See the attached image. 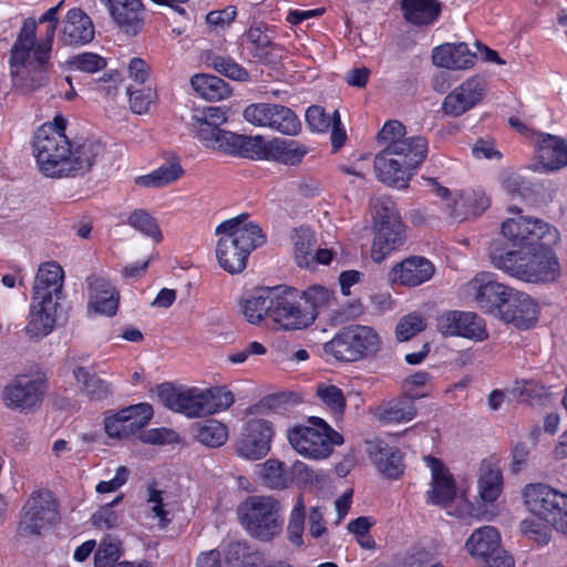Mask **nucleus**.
<instances>
[{"instance_id": "obj_28", "label": "nucleus", "mask_w": 567, "mask_h": 567, "mask_svg": "<svg viewBox=\"0 0 567 567\" xmlns=\"http://www.w3.org/2000/svg\"><path fill=\"white\" fill-rule=\"evenodd\" d=\"M113 21L126 33L136 34L142 22L141 0H99Z\"/></svg>"}, {"instance_id": "obj_24", "label": "nucleus", "mask_w": 567, "mask_h": 567, "mask_svg": "<svg viewBox=\"0 0 567 567\" xmlns=\"http://www.w3.org/2000/svg\"><path fill=\"white\" fill-rule=\"evenodd\" d=\"M435 272L434 265L421 256H412L395 264L388 274L393 286L416 287L429 281Z\"/></svg>"}, {"instance_id": "obj_9", "label": "nucleus", "mask_w": 567, "mask_h": 567, "mask_svg": "<svg viewBox=\"0 0 567 567\" xmlns=\"http://www.w3.org/2000/svg\"><path fill=\"white\" fill-rule=\"evenodd\" d=\"M381 346L379 334L368 326H351L342 329L322 346L326 361L355 362L375 354Z\"/></svg>"}, {"instance_id": "obj_56", "label": "nucleus", "mask_w": 567, "mask_h": 567, "mask_svg": "<svg viewBox=\"0 0 567 567\" xmlns=\"http://www.w3.org/2000/svg\"><path fill=\"white\" fill-rule=\"evenodd\" d=\"M237 17V9L228 6L223 9L209 11L205 21L210 32L220 33L227 30Z\"/></svg>"}, {"instance_id": "obj_14", "label": "nucleus", "mask_w": 567, "mask_h": 567, "mask_svg": "<svg viewBox=\"0 0 567 567\" xmlns=\"http://www.w3.org/2000/svg\"><path fill=\"white\" fill-rule=\"evenodd\" d=\"M307 153L308 148L296 140L274 138L265 141L257 135L247 136L241 156L296 165L302 161Z\"/></svg>"}, {"instance_id": "obj_45", "label": "nucleus", "mask_w": 567, "mask_h": 567, "mask_svg": "<svg viewBox=\"0 0 567 567\" xmlns=\"http://www.w3.org/2000/svg\"><path fill=\"white\" fill-rule=\"evenodd\" d=\"M276 112L271 115L270 128L286 135H297L301 124L296 114L288 107L274 104Z\"/></svg>"}, {"instance_id": "obj_12", "label": "nucleus", "mask_w": 567, "mask_h": 567, "mask_svg": "<svg viewBox=\"0 0 567 567\" xmlns=\"http://www.w3.org/2000/svg\"><path fill=\"white\" fill-rule=\"evenodd\" d=\"M431 472L430 488L426 492V501L447 509V513L457 517L474 516L472 503L463 495L457 498L458 505L455 511L451 509L456 497V484L447 466L437 457L427 455L423 458Z\"/></svg>"}, {"instance_id": "obj_7", "label": "nucleus", "mask_w": 567, "mask_h": 567, "mask_svg": "<svg viewBox=\"0 0 567 567\" xmlns=\"http://www.w3.org/2000/svg\"><path fill=\"white\" fill-rule=\"evenodd\" d=\"M228 120L223 106H206L194 111L190 125L195 137L207 148L243 155L247 136L220 128Z\"/></svg>"}, {"instance_id": "obj_58", "label": "nucleus", "mask_w": 567, "mask_h": 567, "mask_svg": "<svg viewBox=\"0 0 567 567\" xmlns=\"http://www.w3.org/2000/svg\"><path fill=\"white\" fill-rule=\"evenodd\" d=\"M124 498V494L120 493L111 503L101 506L92 515V524L97 528L110 529L117 525L118 514L113 509V506L120 504Z\"/></svg>"}, {"instance_id": "obj_2", "label": "nucleus", "mask_w": 567, "mask_h": 567, "mask_svg": "<svg viewBox=\"0 0 567 567\" xmlns=\"http://www.w3.org/2000/svg\"><path fill=\"white\" fill-rule=\"evenodd\" d=\"M56 24V8L48 9L39 21L34 18L23 20L9 56L14 89L31 93L47 83Z\"/></svg>"}, {"instance_id": "obj_64", "label": "nucleus", "mask_w": 567, "mask_h": 567, "mask_svg": "<svg viewBox=\"0 0 567 567\" xmlns=\"http://www.w3.org/2000/svg\"><path fill=\"white\" fill-rule=\"evenodd\" d=\"M104 430L112 439H127L131 436L126 420L123 411L120 410L115 413H109L104 417Z\"/></svg>"}, {"instance_id": "obj_5", "label": "nucleus", "mask_w": 567, "mask_h": 567, "mask_svg": "<svg viewBox=\"0 0 567 567\" xmlns=\"http://www.w3.org/2000/svg\"><path fill=\"white\" fill-rule=\"evenodd\" d=\"M66 118L56 114L42 124L33 140V155L40 172L47 177L70 175V141L65 135Z\"/></svg>"}, {"instance_id": "obj_62", "label": "nucleus", "mask_w": 567, "mask_h": 567, "mask_svg": "<svg viewBox=\"0 0 567 567\" xmlns=\"http://www.w3.org/2000/svg\"><path fill=\"white\" fill-rule=\"evenodd\" d=\"M274 28L266 24H256L246 32L247 41L254 47L256 52L264 51L271 45L274 38Z\"/></svg>"}, {"instance_id": "obj_8", "label": "nucleus", "mask_w": 567, "mask_h": 567, "mask_svg": "<svg viewBox=\"0 0 567 567\" xmlns=\"http://www.w3.org/2000/svg\"><path fill=\"white\" fill-rule=\"evenodd\" d=\"M287 440L299 455L313 461L328 458L333 446L343 443L342 435L318 416L309 417L306 424L289 427Z\"/></svg>"}, {"instance_id": "obj_46", "label": "nucleus", "mask_w": 567, "mask_h": 567, "mask_svg": "<svg viewBox=\"0 0 567 567\" xmlns=\"http://www.w3.org/2000/svg\"><path fill=\"white\" fill-rule=\"evenodd\" d=\"M522 534L537 545H546L551 538L553 527L535 515L526 517L519 525Z\"/></svg>"}, {"instance_id": "obj_15", "label": "nucleus", "mask_w": 567, "mask_h": 567, "mask_svg": "<svg viewBox=\"0 0 567 567\" xmlns=\"http://www.w3.org/2000/svg\"><path fill=\"white\" fill-rule=\"evenodd\" d=\"M270 320L278 329L301 330L315 322L316 312L295 292L276 288Z\"/></svg>"}, {"instance_id": "obj_32", "label": "nucleus", "mask_w": 567, "mask_h": 567, "mask_svg": "<svg viewBox=\"0 0 567 567\" xmlns=\"http://www.w3.org/2000/svg\"><path fill=\"white\" fill-rule=\"evenodd\" d=\"M184 175L181 158L171 155L157 168L146 175L136 176L134 183L142 187L162 188L178 181Z\"/></svg>"}, {"instance_id": "obj_27", "label": "nucleus", "mask_w": 567, "mask_h": 567, "mask_svg": "<svg viewBox=\"0 0 567 567\" xmlns=\"http://www.w3.org/2000/svg\"><path fill=\"white\" fill-rule=\"evenodd\" d=\"M393 148H383L374 158V169L378 178L396 188H404L413 175V169L405 166L404 162L394 159Z\"/></svg>"}, {"instance_id": "obj_13", "label": "nucleus", "mask_w": 567, "mask_h": 567, "mask_svg": "<svg viewBox=\"0 0 567 567\" xmlns=\"http://www.w3.org/2000/svg\"><path fill=\"white\" fill-rule=\"evenodd\" d=\"M256 472L261 482L269 488L284 489L290 486L295 478L305 484L324 483L327 475L316 472L307 464L296 461L290 467L277 458H268L256 466Z\"/></svg>"}, {"instance_id": "obj_22", "label": "nucleus", "mask_w": 567, "mask_h": 567, "mask_svg": "<svg viewBox=\"0 0 567 567\" xmlns=\"http://www.w3.org/2000/svg\"><path fill=\"white\" fill-rule=\"evenodd\" d=\"M487 92V82L473 75L452 90L444 99L442 109L446 115L461 116L480 104Z\"/></svg>"}, {"instance_id": "obj_38", "label": "nucleus", "mask_w": 567, "mask_h": 567, "mask_svg": "<svg viewBox=\"0 0 567 567\" xmlns=\"http://www.w3.org/2000/svg\"><path fill=\"white\" fill-rule=\"evenodd\" d=\"M290 240L293 247V257L299 267L310 268L315 266V247L317 244L315 231L309 228L301 226L295 228Z\"/></svg>"}, {"instance_id": "obj_42", "label": "nucleus", "mask_w": 567, "mask_h": 567, "mask_svg": "<svg viewBox=\"0 0 567 567\" xmlns=\"http://www.w3.org/2000/svg\"><path fill=\"white\" fill-rule=\"evenodd\" d=\"M384 148H393L394 159L404 162V165L413 171L424 161L427 153V142L422 136H413L406 144L385 146Z\"/></svg>"}, {"instance_id": "obj_34", "label": "nucleus", "mask_w": 567, "mask_h": 567, "mask_svg": "<svg viewBox=\"0 0 567 567\" xmlns=\"http://www.w3.org/2000/svg\"><path fill=\"white\" fill-rule=\"evenodd\" d=\"M104 146L95 140H87L72 145L70 143V174L87 172L102 155Z\"/></svg>"}, {"instance_id": "obj_49", "label": "nucleus", "mask_w": 567, "mask_h": 567, "mask_svg": "<svg viewBox=\"0 0 567 567\" xmlns=\"http://www.w3.org/2000/svg\"><path fill=\"white\" fill-rule=\"evenodd\" d=\"M316 392L331 413L338 416L343 414L347 401L341 389L330 383H319Z\"/></svg>"}, {"instance_id": "obj_30", "label": "nucleus", "mask_w": 567, "mask_h": 567, "mask_svg": "<svg viewBox=\"0 0 567 567\" xmlns=\"http://www.w3.org/2000/svg\"><path fill=\"white\" fill-rule=\"evenodd\" d=\"M369 456L377 470L390 480H398L404 472L402 454L395 446L383 442H372L368 449Z\"/></svg>"}, {"instance_id": "obj_3", "label": "nucleus", "mask_w": 567, "mask_h": 567, "mask_svg": "<svg viewBox=\"0 0 567 567\" xmlns=\"http://www.w3.org/2000/svg\"><path fill=\"white\" fill-rule=\"evenodd\" d=\"M64 270L56 261L40 264L35 274L29 309V320L24 328L31 340H41L66 319L62 305L64 297Z\"/></svg>"}, {"instance_id": "obj_51", "label": "nucleus", "mask_w": 567, "mask_h": 567, "mask_svg": "<svg viewBox=\"0 0 567 567\" xmlns=\"http://www.w3.org/2000/svg\"><path fill=\"white\" fill-rule=\"evenodd\" d=\"M205 390L208 415L226 411L235 403V396L226 386H213Z\"/></svg>"}, {"instance_id": "obj_40", "label": "nucleus", "mask_w": 567, "mask_h": 567, "mask_svg": "<svg viewBox=\"0 0 567 567\" xmlns=\"http://www.w3.org/2000/svg\"><path fill=\"white\" fill-rule=\"evenodd\" d=\"M503 489V475L501 470L489 463H483L477 482V492L482 502H495Z\"/></svg>"}, {"instance_id": "obj_50", "label": "nucleus", "mask_w": 567, "mask_h": 567, "mask_svg": "<svg viewBox=\"0 0 567 567\" xmlns=\"http://www.w3.org/2000/svg\"><path fill=\"white\" fill-rule=\"evenodd\" d=\"M126 223L143 235L151 237L156 243L161 241L163 238L155 218L143 209L132 212L128 215Z\"/></svg>"}, {"instance_id": "obj_48", "label": "nucleus", "mask_w": 567, "mask_h": 567, "mask_svg": "<svg viewBox=\"0 0 567 567\" xmlns=\"http://www.w3.org/2000/svg\"><path fill=\"white\" fill-rule=\"evenodd\" d=\"M146 508L148 516L157 520V526L165 528L172 520L168 504L164 502L163 492L148 488Z\"/></svg>"}, {"instance_id": "obj_11", "label": "nucleus", "mask_w": 567, "mask_h": 567, "mask_svg": "<svg viewBox=\"0 0 567 567\" xmlns=\"http://www.w3.org/2000/svg\"><path fill=\"white\" fill-rule=\"evenodd\" d=\"M372 219L374 239L371 248V258L375 262H381L403 244V225L395 205L389 199H375L373 202Z\"/></svg>"}, {"instance_id": "obj_26", "label": "nucleus", "mask_w": 567, "mask_h": 567, "mask_svg": "<svg viewBox=\"0 0 567 567\" xmlns=\"http://www.w3.org/2000/svg\"><path fill=\"white\" fill-rule=\"evenodd\" d=\"M475 53L471 52L467 44L464 42L444 43L432 50L433 64L446 70L458 71L471 69L475 64Z\"/></svg>"}, {"instance_id": "obj_41", "label": "nucleus", "mask_w": 567, "mask_h": 567, "mask_svg": "<svg viewBox=\"0 0 567 567\" xmlns=\"http://www.w3.org/2000/svg\"><path fill=\"white\" fill-rule=\"evenodd\" d=\"M415 415L416 409L410 398L393 400L375 410L378 420L388 424L410 422Z\"/></svg>"}, {"instance_id": "obj_1", "label": "nucleus", "mask_w": 567, "mask_h": 567, "mask_svg": "<svg viewBox=\"0 0 567 567\" xmlns=\"http://www.w3.org/2000/svg\"><path fill=\"white\" fill-rule=\"evenodd\" d=\"M508 210L515 216L505 219L501 225L504 241L492 244V264L525 282L557 281L561 276V267L549 245L559 239L558 230L542 219L520 215L517 207Z\"/></svg>"}, {"instance_id": "obj_37", "label": "nucleus", "mask_w": 567, "mask_h": 567, "mask_svg": "<svg viewBox=\"0 0 567 567\" xmlns=\"http://www.w3.org/2000/svg\"><path fill=\"white\" fill-rule=\"evenodd\" d=\"M401 8L404 19L415 25L433 23L441 11L436 0H402Z\"/></svg>"}, {"instance_id": "obj_54", "label": "nucleus", "mask_w": 567, "mask_h": 567, "mask_svg": "<svg viewBox=\"0 0 567 567\" xmlns=\"http://www.w3.org/2000/svg\"><path fill=\"white\" fill-rule=\"evenodd\" d=\"M305 511L306 505L302 495L297 497V501L291 509L289 524L287 528L288 538L293 545L300 546L302 544V535L305 528Z\"/></svg>"}, {"instance_id": "obj_29", "label": "nucleus", "mask_w": 567, "mask_h": 567, "mask_svg": "<svg viewBox=\"0 0 567 567\" xmlns=\"http://www.w3.org/2000/svg\"><path fill=\"white\" fill-rule=\"evenodd\" d=\"M93 38L91 18L79 8L70 9L62 23L61 41L65 44H86Z\"/></svg>"}, {"instance_id": "obj_6", "label": "nucleus", "mask_w": 567, "mask_h": 567, "mask_svg": "<svg viewBox=\"0 0 567 567\" xmlns=\"http://www.w3.org/2000/svg\"><path fill=\"white\" fill-rule=\"evenodd\" d=\"M237 519L246 533L261 542L277 537L284 527V507L270 495H251L237 507Z\"/></svg>"}, {"instance_id": "obj_4", "label": "nucleus", "mask_w": 567, "mask_h": 567, "mask_svg": "<svg viewBox=\"0 0 567 567\" xmlns=\"http://www.w3.org/2000/svg\"><path fill=\"white\" fill-rule=\"evenodd\" d=\"M215 235L218 265L229 274L241 272L252 250L266 240L260 227L244 214L220 223Z\"/></svg>"}, {"instance_id": "obj_43", "label": "nucleus", "mask_w": 567, "mask_h": 567, "mask_svg": "<svg viewBox=\"0 0 567 567\" xmlns=\"http://www.w3.org/2000/svg\"><path fill=\"white\" fill-rule=\"evenodd\" d=\"M196 439L208 447H219L228 439V427L217 420H207L197 424Z\"/></svg>"}, {"instance_id": "obj_18", "label": "nucleus", "mask_w": 567, "mask_h": 567, "mask_svg": "<svg viewBox=\"0 0 567 567\" xmlns=\"http://www.w3.org/2000/svg\"><path fill=\"white\" fill-rule=\"evenodd\" d=\"M274 435L275 430L270 421L250 419L241 427L236 442V453L245 460H260L270 452Z\"/></svg>"}, {"instance_id": "obj_35", "label": "nucleus", "mask_w": 567, "mask_h": 567, "mask_svg": "<svg viewBox=\"0 0 567 567\" xmlns=\"http://www.w3.org/2000/svg\"><path fill=\"white\" fill-rule=\"evenodd\" d=\"M491 205L489 198L482 189L460 192L453 199L452 210L456 217L468 218L481 215Z\"/></svg>"}, {"instance_id": "obj_52", "label": "nucleus", "mask_w": 567, "mask_h": 567, "mask_svg": "<svg viewBox=\"0 0 567 567\" xmlns=\"http://www.w3.org/2000/svg\"><path fill=\"white\" fill-rule=\"evenodd\" d=\"M131 435L146 426L153 416V408L150 403H138L122 409Z\"/></svg>"}, {"instance_id": "obj_39", "label": "nucleus", "mask_w": 567, "mask_h": 567, "mask_svg": "<svg viewBox=\"0 0 567 567\" xmlns=\"http://www.w3.org/2000/svg\"><path fill=\"white\" fill-rule=\"evenodd\" d=\"M190 85L198 96L207 101H219L230 94L227 83L212 74L198 73L193 75Z\"/></svg>"}, {"instance_id": "obj_17", "label": "nucleus", "mask_w": 567, "mask_h": 567, "mask_svg": "<svg viewBox=\"0 0 567 567\" xmlns=\"http://www.w3.org/2000/svg\"><path fill=\"white\" fill-rule=\"evenodd\" d=\"M58 503L49 491L32 493L22 508L19 530L22 535H39L58 520Z\"/></svg>"}, {"instance_id": "obj_10", "label": "nucleus", "mask_w": 567, "mask_h": 567, "mask_svg": "<svg viewBox=\"0 0 567 567\" xmlns=\"http://www.w3.org/2000/svg\"><path fill=\"white\" fill-rule=\"evenodd\" d=\"M526 509L567 535V494L546 484H528L523 489Z\"/></svg>"}, {"instance_id": "obj_57", "label": "nucleus", "mask_w": 567, "mask_h": 567, "mask_svg": "<svg viewBox=\"0 0 567 567\" xmlns=\"http://www.w3.org/2000/svg\"><path fill=\"white\" fill-rule=\"evenodd\" d=\"M303 306L318 315V311L331 303L333 292L322 286H311L300 296Z\"/></svg>"}, {"instance_id": "obj_63", "label": "nucleus", "mask_w": 567, "mask_h": 567, "mask_svg": "<svg viewBox=\"0 0 567 567\" xmlns=\"http://www.w3.org/2000/svg\"><path fill=\"white\" fill-rule=\"evenodd\" d=\"M69 63L73 69L87 73L97 72L106 66L105 59L92 52L78 54Z\"/></svg>"}, {"instance_id": "obj_31", "label": "nucleus", "mask_w": 567, "mask_h": 567, "mask_svg": "<svg viewBox=\"0 0 567 567\" xmlns=\"http://www.w3.org/2000/svg\"><path fill=\"white\" fill-rule=\"evenodd\" d=\"M118 293L105 278L92 279L89 288V310L102 316H113L117 310Z\"/></svg>"}, {"instance_id": "obj_20", "label": "nucleus", "mask_w": 567, "mask_h": 567, "mask_svg": "<svg viewBox=\"0 0 567 567\" xmlns=\"http://www.w3.org/2000/svg\"><path fill=\"white\" fill-rule=\"evenodd\" d=\"M436 328L444 337H461L475 342L488 338L485 321L470 311H446L437 318Z\"/></svg>"}, {"instance_id": "obj_53", "label": "nucleus", "mask_w": 567, "mask_h": 567, "mask_svg": "<svg viewBox=\"0 0 567 567\" xmlns=\"http://www.w3.org/2000/svg\"><path fill=\"white\" fill-rule=\"evenodd\" d=\"M122 555L121 542L110 535L102 538L94 554V567H107Z\"/></svg>"}, {"instance_id": "obj_61", "label": "nucleus", "mask_w": 567, "mask_h": 567, "mask_svg": "<svg viewBox=\"0 0 567 567\" xmlns=\"http://www.w3.org/2000/svg\"><path fill=\"white\" fill-rule=\"evenodd\" d=\"M425 328V321L422 315L412 312L404 316L396 326V338L400 341H406Z\"/></svg>"}, {"instance_id": "obj_21", "label": "nucleus", "mask_w": 567, "mask_h": 567, "mask_svg": "<svg viewBox=\"0 0 567 567\" xmlns=\"http://www.w3.org/2000/svg\"><path fill=\"white\" fill-rule=\"evenodd\" d=\"M161 402L172 411L188 417L207 416L205 390L199 388L178 389L162 384L157 389Z\"/></svg>"}, {"instance_id": "obj_36", "label": "nucleus", "mask_w": 567, "mask_h": 567, "mask_svg": "<svg viewBox=\"0 0 567 567\" xmlns=\"http://www.w3.org/2000/svg\"><path fill=\"white\" fill-rule=\"evenodd\" d=\"M275 298V288L258 290L244 301L243 313L246 320L252 324L260 323L264 319L270 320Z\"/></svg>"}, {"instance_id": "obj_44", "label": "nucleus", "mask_w": 567, "mask_h": 567, "mask_svg": "<svg viewBox=\"0 0 567 567\" xmlns=\"http://www.w3.org/2000/svg\"><path fill=\"white\" fill-rule=\"evenodd\" d=\"M73 375L81 389L92 399H102L110 393V385L104 380L93 374L89 369L79 367Z\"/></svg>"}, {"instance_id": "obj_47", "label": "nucleus", "mask_w": 567, "mask_h": 567, "mask_svg": "<svg viewBox=\"0 0 567 567\" xmlns=\"http://www.w3.org/2000/svg\"><path fill=\"white\" fill-rule=\"evenodd\" d=\"M511 393L523 401L534 402L549 396V388L534 379H520L514 382Z\"/></svg>"}, {"instance_id": "obj_59", "label": "nucleus", "mask_w": 567, "mask_h": 567, "mask_svg": "<svg viewBox=\"0 0 567 567\" xmlns=\"http://www.w3.org/2000/svg\"><path fill=\"white\" fill-rule=\"evenodd\" d=\"M274 111L276 112V110L274 109V104H250L244 110V118L251 125L270 128V120Z\"/></svg>"}, {"instance_id": "obj_55", "label": "nucleus", "mask_w": 567, "mask_h": 567, "mask_svg": "<svg viewBox=\"0 0 567 567\" xmlns=\"http://www.w3.org/2000/svg\"><path fill=\"white\" fill-rule=\"evenodd\" d=\"M374 525V519L368 516H361L348 524V530L354 536L359 546L363 549H374L375 542L370 535V529Z\"/></svg>"}, {"instance_id": "obj_23", "label": "nucleus", "mask_w": 567, "mask_h": 567, "mask_svg": "<svg viewBox=\"0 0 567 567\" xmlns=\"http://www.w3.org/2000/svg\"><path fill=\"white\" fill-rule=\"evenodd\" d=\"M496 316L517 328H529L537 320L538 305L527 293L511 288Z\"/></svg>"}, {"instance_id": "obj_33", "label": "nucleus", "mask_w": 567, "mask_h": 567, "mask_svg": "<svg viewBox=\"0 0 567 567\" xmlns=\"http://www.w3.org/2000/svg\"><path fill=\"white\" fill-rule=\"evenodd\" d=\"M467 553L476 560L501 549V535L494 526H483L475 529L465 543Z\"/></svg>"}, {"instance_id": "obj_19", "label": "nucleus", "mask_w": 567, "mask_h": 567, "mask_svg": "<svg viewBox=\"0 0 567 567\" xmlns=\"http://www.w3.org/2000/svg\"><path fill=\"white\" fill-rule=\"evenodd\" d=\"M43 383L27 374L13 378L2 390L3 404L13 411L27 413L42 401Z\"/></svg>"}, {"instance_id": "obj_25", "label": "nucleus", "mask_w": 567, "mask_h": 567, "mask_svg": "<svg viewBox=\"0 0 567 567\" xmlns=\"http://www.w3.org/2000/svg\"><path fill=\"white\" fill-rule=\"evenodd\" d=\"M536 165L545 171H557L567 166V143L556 135L533 133Z\"/></svg>"}, {"instance_id": "obj_16", "label": "nucleus", "mask_w": 567, "mask_h": 567, "mask_svg": "<svg viewBox=\"0 0 567 567\" xmlns=\"http://www.w3.org/2000/svg\"><path fill=\"white\" fill-rule=\"evenodd\" d=\"M464 300L473 301L486 313L497 315L511 288L498 282L494 274L480 272L460 289Z\"/></svg>"}, {"instance_id": "obj_60", "label": "nucleus", "mask_w": 567, "mask_h": 567, "mask_svg": "<svg viewBox=\"0 0 567 567\" xmlns=\"http://www.w3.org/2000/svg\"><path fill=\"white\" fill-rule=\"evenodd\" d=\"M378 137L384 147L406 144L412 140V137H405V127L398 121L385 122Z\"/></svg>"}]
</instances>
